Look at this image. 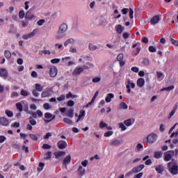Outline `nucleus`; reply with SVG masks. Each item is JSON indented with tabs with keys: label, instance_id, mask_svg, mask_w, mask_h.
<instances>
[{
	"label": "nucleus",
	"instance_id": "f257e3e1",
	"mask_svg": "<svg viewBox=\"0 0 178 178\" xmlns=\"http://www.w3.org/2000/svg\"><path fill=\"white\" fill-rule=\"evenodd\" d=\"M172 161L168 163L167 164V169L168 172L172 175L173 176H176L178 175V165L177 163L175 161V159H172Z\"/></svg>",
	"mask_w": 178,
	"mask_h": 178
},
{
	"label": "nucleus",
	"instance_id": "f03ea898",
	"mask_svg": "<svg viewBox=\"0 0 178 178\" xmlns=\"http://www.w3.org/2000/svg\"><path fill=\"white\" fill-rule=\"evenodd\" d=\"M90 69L88 65H82L81 67H76L72 72V76H80L84 70Z\"/></svg>",
	"mask_w": 178,
	"mask_h": 178
},
{
	"label": "nucleus",
	"instance_id": "7ed1b4c3",
	"mask_svg": "<svg viewBox=\"0 0 178 178\" xmlns=\"http://www.w3.org/2000/svg\"><path fill=\"white\" fill-rule=\"evenodd\" d=\"M158 140V136L156 134L152 133L147 136V138L144 140L146 144H154Z\"/></svg>",
	"mask_w": 178,
	"mask_h": 178
},
{
	"label": "nucleus",
	"instance_id": "20e7f679",
	"mask_svg": "<svg viewBox=\"0 0 178 178\" xmlns=\"http://www.w3.org/2000/svg\"><path fill=\"white\" fill-rule=\"evenodd\" d=\"M175 154V151L170 150L164 153V161L169 162L172 159V156Z\"/></svg>",
	"mask_w": 178,
	"mask_h": 178
},
{
	"label": "nucleus",
	"instance_id": "39448f33",
	"mask_svg": "<svg viewBox=\"0 0 178 178\" xmlns=\"http://www.w3.org/2000/svg\"><path fill=\"white\" fill-rule=\"evenodd\" d=\"M49 74L51 77H56L58 74V68L55 66H51L49 70Z\"/></svg>",
	"mask_w": 178,
	"mask_h": 178
},
{
	"label": "nucleus",
	"instance_id": "423d86ee",
	"mask_svg": "<svg viewBox=\"0 0 178 178\" xmlns=\"http://www.w3.org/2000/svg\"><path fill=\"white\" fill-rule=\"evenodd\" d=\"M37 31H38V29H34L31 33H30L28 35H24L22 36V38L24 40H29V38H33L35 34H37Z\"/></svg>",
	"mask_w": 178,
	"mask_h": 178
},
{
	"label": "nucleus",
	"instance_id": "0eeeda50",
	"mask_svg": "<svg viewBox=\"0 0 178 178\" xmlns=\"http://www.w3.org/2000/svg\"><path fill=\"white\" fill-rule=\"evenodd\" d=\"M57 146L59 149H65L67 147V143L64 140H60L58 142Z\"/></svg>",
	"mask_w": 178,
	"mask_h": 178
},
{
	"label": "nucleus",
	"instance_id": "6e6552de",
	"mask_svg": "<svg viewBox=\"0 0 178 178\" xmlns=\"http://www.w3.org/2000/svg\"><path fill=\"white\" fill-rule=\"evenodd\" d=\"M144 168H145V165H144V164H142L137 167H134L132 169L131 172L132 173H138L139 172H141L144 169Z\"/></svg>",
	"mask_w": 178,
	"mask_h": 178
},
{
	"label": "nucleus",
	"instance_id": "1a4fd4ad",
	"mask_svg": "<svg viewBox=\"0 0 178 178\" xmlns=\"http://www.w3.org/2000/svg\"><path fill=\"white\" fill-rule=\"evenodd\" d=\"M156 172L159 173V175H162L163 172L165 171V167L162 164H159L155 168Z\"/></svg>",
	"mask_w": 178,
	"mask_h": 178
},
{
	"label": "nucleus",
	"instance_id": "9d476101",
	"mask_svg": "<svg viewBox=\"0 0 178 178\" xmlns=\"http://www.w3.org/2000/svg\"><path fill=\"white\" fill-rule=\"evenodd\" d=\"M58 31L61 33H63L64 34H66V32L67 31V24H62L59 28Z\"/></svg>",
	"mask_w": 178,
	"mask_h": 178
},
{
	"label": "nucleus",
	"instance_id": "9b49d317",
	"mask_svg": "<svg viewBox=\"0 0 178 178\" xmlns=\"http://www.w3.org/2000/svg\"><path fill=\"white\" fill-rule=\"evenodd\" d=\"M8 76V70L5 68H0V77H3V79H6Z\"/></svg>",
	"mask_w": 178,
	"mask_h": 178
},
{
	"label": "nucleus",
	"instance_id": "f8f14e48",
	"mask_svg": "<svg viewBox=\"0 0 178 178\" xmlns=\"http://www.w3.org/2000/svg\"><path fill=\"white\" fill-rule=\"evenodd\" d=\"M66 34L63 33V32H60V31H57L56 33L55 38L56 40H62L64 37H65Z\"/></svg>",
	"mask_w": 178,
	"mask_h": 178
},
{
	"label": "nucleus",
	"instance_id": "ddd939ff",
	"mask_svg": "<svg viewBox=\"0 0 178 178\" xmlns=\"http://www.w3.org/2000/svg\"><path fill=\"white\" fill-rule=\"evenodd\" d=\"M159 20H160L159 15H155L151 19L150 23L151 24L154 26V24H158V23H159Z\"/></svg>",
	"mask_w": 178,
	"mask_h": 178
},
{
	"label": "nucleus",
	"instance_id": "4468645a",
	"mask_svg": "<svg viewBox=\"0 0 178 178\" xmlns=\"http://www.w3.org/2000/svg\"><path fill=\"white\" fill-rule=\"evenodd\" d=\"M88 49L90 51H92V52H94V51H98V49H99V47L95 45L92 43H89Z\"/></svg>",
	"mask_w": 178,
	"mask_h": 178
},
{
	"label": "nucleus",
	"instance_id": "2eb2a0df",
	"mask_svg": "<svg viewBox=\"0 0 178 178\" xmlns=\"http://www.w3.org/2000/svg\"><path fill=\"white\" fill-rule=\"evenodd\" d=\"M9 120L8 119L2 117L0 118V124L3 126H9Z\"/></svg>",
	"mask_w": 178,
	"mask_h": 178
},
{
	"label": "nucleus",
	"instance_id": "dca6fc26",
	"mask_svg": "<svg viewBox=\"0 0 178 178\" xmlns=\"http://www.w3.org/2000/svg\"><path fill=\"white\" fill-rule=\"evenodd\" d=\"M144 84H145V80L143 78H139L137 81V86L140 88L144 87Z\"/></svg>",
	"mask_w": 178,
	"mask_h": 178
},
{
	"label": "nucleus",
	"instance_id": "f3484780",
	"mask_svg": "<svg viewBox=\"0 0 178 178\" xmlns=\"http://www.w3.org/2000/svg\"><path fill=\"white\" fill-rule=\"evenodd\" d=\"M65 155H66L65 152H56L54 153V156L56 158V159H59V158H60V156H65Z\"/></svg>",
	"mask_w": 178,
	"mask_h": 178
},
{
	"label": "nucleus",
	"instance_id": "a211bd4d",
	"mask_svg": "<svg viewBox=\"0 0 178 178\" xmlns=\"http://www.w3.org/2000/svg\"><path fill=\"white\" fill-rule=\"evenodd\" d=\"M71 161H72V156H70V154H69L68 156L65 157L63 160V165H69Z\"/></svg>",
	"mask_w": 178,
	"mask_h": 178
},
{
	"label": "nucleus",
	"instance_id": "6ab92c4d",
	"mask_svg": "<svg viewBox=\"0 0 178 178\" xmlns=\"http://www.w3.org/2000/svg\"><path fill=\"white\" fill-rule=\"evenodd\" d=\"M133 123H134V119H128L124 121V124H125V126H127V127L131 126Z\"/></svg>",
	"mask_w": 178,
	"mask_h": 178
},
{
	"label": "nucleus",
	"instance_id": "aec40b11",
	"mask_svg": "<svg viewBox=\"0 0 178 178\" xmlns=\"http://www.w3.org/2000/svg\"><path fill=\"white\" fill-rule=\"evenodd\" d=\"M79 176H84L86 175V169H83V166L80 165L77 170Z\"/></svg>",
	"mask_w": 178,
	"mask_h": 178
},
{
	"label": "nucleus",
	"instance_id": "412c9836",
	"mask_svg": "<svg viewBox=\"0 0 178 178\" xmlns=\"http://www.w3.org/2000/svg\"><path fill=\"white\" fill-rule=\"evenodd\" d=\"M120 144H122V141L119 140H114L111 142L110 145L112 147H118V145H120Z\"/></svg>",
	"mask_w": 178,
	"mask_h": 178
},
{
	"label": "nucleus",
	"instance_id": "4be33fe9",
	"mask_svg": "<svg viewBox=\"0 0 178 178\" xmlns=\"http://www.w3.org/2000/svg\"><path fill=\"white\" fill-rule=\"evenodd\" d=\"M163 155V152L159 151V152H154V158L156 159H161L162 158V156Z\"/></svg>",
	"mask_w": 178,
	"mask_h": 178
},
{
	"label": "nucleus",
	"instance_id": "5701e85b",
	"mask_svg": "<svg viewBox=\"0 0 178 178\" xmlns=\"http://www.w3.org/2000/svg\"><path fill=\"white\" fill-rule=\"evenodd\" d=\"M115 95L113 93H108L106 97V102H111L112 101V98H114Z\"/></svg>",
	"mask_w": 178,
	"mask_h": 178
},
{
	"label": "nucleus",
	"instance_id": "b1692460",
	"mask_svg": "<svg viewBox=\"0 0 178 178\" xmlns=\"http://www.w3.org/2000/svg\"><path fill=\"white\" fill-rule=\"evenodd\" d=\"M86 116V111H81L79 113V115L78 116V119L76 120V123H79L80 120H81V118H84Z\"/></svg>",
	"mask_w": 178,
	"mask_h": 178
},
{
	"label": "nucleus",
	"instance_id": "393cba45",
	"mask_svg": "<svg viewBox=\"0 0 178 178\" xmlns=\"http://www.w3.org/2000/svg\"><path fill=\"white\" fill-rule=\"evenodd\" d=\"M66 116H67V118H72L73 116H74V111L73 109L69 110V111L66 113Z\"/></svg>",
	"mask_w": 178,
	"mask_h": 178
},
{
	"label": "nucleus",
	"instance_id": "a878e982",
	"mask_svg": "<svg viewBox=\"0 0 178 178\" xmlns=\"http://www.w3.org/2000/svg\"><path fill=\"white\" fill-rule=\"evenodd\" d=\"M128 108H129V106H127V104L124 102H122L120 104V109L126 110V109H128Z\"/></svg>",
	"mask_w": 178,
	"mask_h": 178
},
{
	"label": "nucleus",
	"instance_id": "bb28decb",
	"mask_svg": "<svg viewBox=\"0 0 178 178\" xmlns=\"http://www.w3.org/2000/svg\"><path fill=\"white\" fill-rule=\"evenodd\" d=\"M74 39L73 38H70L67 39L65 42H64V46L67 47L68 44H74Z\"/></svg>",
	"mask_w": 178,
	"mask_h": 178
},
{
	"label": "nucleus",
	"instance_id": "cd10ccee",
	"mask_svg": "<svg viewBox=\"0 0 178 178\" xmlns=\"http://www.w3.org/2000/svg\"><path fill=\"white\" fill-rule=\"evenodd\" d=\"M26 19H28V20H31V19H34V15H33L32 13H31L30 11H28L26 13Z\"/></svg>",
	"mask_w": 178,
	"mask_h": 178
},
{
	"label": "nucleus",
	"instance_id": "c85d7f7f",
	"mask_svg": "<svg viewBox=\"0 0 178 178\" xmlns=\"http://www.w3.org/2000/svg\"><path fill=\"white\" fill-rule=\"evenodd\" d=\"M35 90H36V91H38L39 92H41V91L44 90V87L42 86L40 83H36Z\"/></svg>",
	"mask_w": 178,
	"mask_h": 178
},
{
	"label": "nucleus",
	"instance_id": "c756f323",
	"mask_svg": "<svg viewBox=\"0 0 178 178\" xmlns=\"http://www.w3.org/2000/svg\"><path fill=\"white\" fill-rule=\"evenodd\" d=\"M49 95H51V93L48 90L43 91L41 94L42 98H47V97H49Z\"/></svg>",
	"mask_w": 178,
	"mask_h": 178
},
{
	"label": "nucleus",
	"instance_id": "7c9ffc66",
	"mask_svg": "<svg viewBox=\"0 0 178 178\" xmlns=\"http://www.w3.org/2000/svg\"><path fill=\"white\" fill-rule=\"evenodd\" d=\"M4 56L6 59H10V58H12V53L8 50H6L4 52Z\"/></svg>",
	"mask_w": 178,
	"mask_h": 178
},
{
	"label": "nucleus",
	"instance_id": "2f4dec72",
	"mask_svg": "<svg viewBox=\"0 0 178 178\" xmlns=\"http://www.w3.org/2000/svg\"><path fill=\"white\" fill-rule=\"evenodd\" d=\"M29 123H30V124H31V126H35V124H37V121H35V120H34V118H33V117H29Z\"/></svg>",
	"mask_w": 178,
	"mask_h": 178
},
{
	"label": "nucleus",
	"instance_id": "473e14b6",
	"mask_svg": "<svg viewBox=\"0 0 178 178\" xmlns=\"http://www.w3.org/2000/svg\"><path fill=\"white\" fill-rule=\"evenodd\" d=\"M51 156H52V152H47L44 154V159H46V160L51 159Z\"/></svg>",
	"mask_w": 178,
	"mask_h": 178
},
{
	"label": "nucleus",
	"instance_id": "72a5a7b5",
	"mask_svg": "<svg viewBox=\"0 0 178 178\" xmlns=\"http://www.w3.org/2000/svg\"><path fill=\"white\" fill-rule=\"evenodd\" d=\"M29 137H30V138H31V140H33V141H38V136H37V135H35V134H29Z\"/></svg>",
	"mask_w": 178,
	"mask_h": 178
},
{
	"label": "nucleus",
	"instance_id": "f704fd0d",
	"mask_svg": "<svg viewBox=\"0 0 178 178\" xmlns=\"http://www.w3.org/2000/svg\"><path fill=\"white\" fill-rule=\"evenodd\" d=\"M52 118H54V115L50 113H44V118L47 119V120H51L52 119Z\"/></svg>",
	"mask_w": 178,
	"mask_h": 178
},
{
	"label": "nucleus",
	"instance_id": "c9c22d12",
	"mask_svg": "<svg viewBox=\"0 0 178 178\" xmlns=\"http://www.w3.org/2000/svg\"><path fill=\"white\" fill-rule=\"evenodd\" d=\"M16 108L17 110H19V112L23 111V105L21 104L20 102L16 104Z\"/></svg>",
	"mask_w": 178,
	"mask_h": 178
},
{
	"label": "nucleus",
	"instance_id": "e433bc0d",
	"mask_svg": "<svg viewBox=\"0 0 178 178\" xmlns=\"http://www.w3.org/2000/svg\"><path fill=\"white\" fill-rule=\"evenodd\" d=\"M116 31L118 34H122V33H123V28L122 27V25H118Z\"/></svg>",
	"mask_w": 178,
	"mask_h": 178
},
{
	"label": "nucleus",
	"instance_id": "4c0bfd02",
	"mask_svg": "<svg viewBox=\"0 0 178 178\" xmlns=\"http://www.w3.org/2000/svg\"><path fill=\"white\" fill-rule=\"evenodd\" d=\"M175 86H170L169 87L161 89V91H172V90H173Z\"/></svg>",
	"mask_w": 178,
	"mask_h": 178
},
{
	"label": "nucleus",
	"instance_id": "58836bf2",
	"mask_svg": "<svg viewBox=\"0 0 178 178\" xmlns=\"http://www.w3.org/2000/svg\"><path fill=\"white\" fill-rule=\"evenodd\" d=\"M6 115L8 118H13V112H12L11 111H9V110H6Z\"/></svg>",
	"mask_w": 178,
	"mask_h": 178
},
{
	"label": "nucleus",
	"instance_id": "ea45409f",
	"mask_svg": "<svg viewBox=\"0 0 178 178\" xmlns=\"http://www.w3.org/2000/svg\"><path fill=\"white\" fill-rule=\"evenodd\" d=\"M156 76L158 79H160L161 80H163V73L157 71Z\"/></svg>",
	"mask_w": 178,
	"mask_h": 178
},
{
	"label": "nucleus",
	"instance_id": "a19ab883",
	"mask_svg": "<svg viewBox=\"0 0 178 178\" xmlns=\"http://www.w3.org/2000/svg\"><path fill=\"white\" fill-rule=\"evenodd\" d=\"M63 122L67 124H73V121L69 118H64Z\"/></svg>",
	"mask_w": 178,
	"mask_h": 178
},
{
	"label": "nucleus",
	"instance_id": "79ce46f5",
	"mask_svg": "<svg viewBox=\"0 0 178 178\" xmlns=\"http://www.w3.org/2000/svg\"><path fill=\"white\" fill-rule=\"evenodd\" d=\"M129 16L130 19H134V10H133L131 8H129Z\"/></svg>",
	"mask_w": 178,
	"mask_h": 178
},
{
	"label": "nucleus",
	"instance_id": "37998d69",
	"mask_svg": "<svg viewBox=\"0 0 178 178\" xmlns=\"http://www.w3.org/2000/svg\"><path fill=\"white\" fill-rule=\"evenodd\" d=\"M119 127L120 129H121V130L122 131H124V130H126L127 129V127H126V126L124 125V124H123L122 122H120L119 124Z\"/></svg>",
	"mask_w": 178,
	"mask_h": 178
},
{
	"label": "nucleus",
	"instance_id": "c03bdc74",
	"mask_svg": "<svg viewBox=\"0 0 178 178\" xmlns=\"http://www.w3.org/2000/svg\"><path fill=\"white\" fill-rule=\"evenodd\" d=\"M44 166H45V164L44 163H40L39 168H38V171L41 172L42 169H44Z\"/></svg>",
	"mask_w": 178,
	"mask_h": 178
},
{
	"label": "nucleus",
	"instance_id": "a18cd8bd",
	"mask_svg": "<svg viewBox=\"0 0 178 178\" xmlns=\"http://www.w3.org/2000/svg\"><path fill=\"white\" fill-rule=\"evenodd\" d=\"M76 97H77V96L76 95H73L72 94V92H69V93L66 95V98L67 99H69V98H76Z\"/></svg>",
	"mask_w": 178,
	"mask_h": 178
},
{
	"label": "nucleus",
	"instance_id": "49530a36",
	"mask_svg": "<svg viewBox=\"0 0 178 178\" xmlns=\"http://www.w3.org/2000/svg\"><path fill=\"white\" fill-rule=\"evenodd\" d=\"M25 15H26V13H24V10L19 11V19H24Z\"/></svg>",
	"mask_w": 178,
	"mask_h": 178
},
{
	"label": "nucleus",
	"instance_id": "de8ad7c7",
	"mask_svg": "<svg viewBox=\"0 0 178 178\" xmlns=\"http://www.w3.org/2000/svg\"><path fill=\"white\" fill-rule=\"evenodd\" d=\"M32 94L33 97H35L36 98H38V97H40V93H38V90L35 89L32 91Z\"/></svg>",
	"mask_w": 178,
	"mask_h": 178
},
{
	"label": "nucleus",
	"instance_id": "09e8293b",
	"mask_svg": "<svg viewBox=\"0 0 178 178\" xmlns=\"http://www.w3.org/2000/svg\"><path fill=\"white\" fill-rule=\"evenodd\" d=\"M42 148H43V149H51V148H52V146L48 144H44Z\"/></svg>",
	"mask_w": 178,
	"mask_h": 178
},
{
	"label": "nucleus",
	"instance_id": "8fccbe9b",
	"mask_svg": "<svg viewBox=\"0 0 178 178\" xmlns=\"http://www.w3.org/2000/svg\"><path fill=\"white\" fill-rule=\"evenodd\" d=\"M176 113V108L172 109V111L170 112V113L168 115V119H172V116Z\"/></svg>",
	"mask_w": 178,
	"mask_h": 178
},
{
	"label": "nucleus",
	"instance_id": "3c124183",
	"mask_svg": "<svg viewBox=\"0 0 178 178\" xmlns=\"http://www.w3.org/2000/svg\"><path fill=\"white\" fill-rule=\"evenodd\" d=\"M123 58H124L123 54H120L117 56V60H118V62H120L123 60Z\"/></svg>",
	"mask_w": 178,
	"mask_h": 178
},
{
	"label": "nucleus",
	"instance_id": "603ef678",
	"mask_svg": "<svg viewBox=\"0 0 178 178\" xmlns=\"http://www.w3.org/2000/svg\"><path fill=\"white\" fill-rule=\"evenodd\" d=\"M112 134H113V131H108L107 132H106L104 134V137H111V136H112Z\"/></svg>",
	"mask_w": 178,
	"mask_h": 178
},
{
	"label": "nucleus",
	"instance_id": "864d4df0",
	"mask_svg": "<svg viewBox=\"0 0 178 178\" xmlns=\"http://www.w3.org/2000/svg\"><path fill=\"white\" fill-rule=\"evenodd\" d=\"M101 20L102 22H100V24H102V26H106L108 24V22L106 21V19L101 18Z\"/></svg>",
	"mask_w": 178,
	"mask_h": 178
},
{
	"label": "nucleus",
	"instance_id": "5fc2aeb1",
	"mask_svg": "<svg viewBox=\"0 0 178 178\" xmlns=\"http://www.w3.org/2000/svg\"><path fill=\"white\" fill-rule=\"evenodd\" d=\"M92 83H99L101 81V77H95L92 80Z\"/></svg>",
	"mask_w": 178,
	"mask_h": 178
},
{
	"label": "nucleus",
	"instance_id": "6e6d98bb",
	"mask_svg": "<svg viewBox=\"0 0 178 178\" xmlns=\"http://www.w3.org/2000/svg\"><path fill=\"white\" fill-rule=\"evenodd\" d=\"M43 107H44V108L46 111H48V110L51 109V106L49 105V103H45V104L43 105Z\"/></svg>",
	"mask_w": 178,
	"mask_h": 178
},
{
	"label": "nucleus",
	"instance_id": "4d7b16f0",
	"mask_svg": "<svg viewBox=\"0 0 178 178\" xmlns=\"http://www.w3.org/2000/svg\"><path fill=\"white\" fill-rule=\"evenodd\" d=\"M143 63L145 66H148L149 65V60H148V58H144Z\"/></svg>",
	"mask_w": 178,
	"mask_h": 178
},
{
	"label": "nucleus",
	"instance_id": "13d9d810",
	"mask_svg": "<svg viewBox=\"0 0 178 178\" xmlns=\"http://www.w3.org/2000/svg\"><path fill=\"white\" fill-rule=\"evenodd\" d=\"M99 128L100 129H104V127H106L107 126H108V124H106V123H105V122H101L100 123H99Z\"/></svg>",
	"mask_w": 178,
	"mask_h": 178
},
{
	"label": "nucleus",
	"instance_id": "bf43d9fd",
	"mask_svg": "<svg viewBox=\"0 0 178 178\" xmlns=\"http://www.w3.org/2000/svg\"><path fill=\"white\" fill-rule=\"evenodd\" d=\"M21 95H22L23 97H28L29 92H27L24 90H21Z\"/></svg>",
	"mask_w": 178,
	"mask_h": 178
},
{
	"label": "nucleus",
	"instance_id": "052dcab7",
	"mask_svg": "<svg viewBox=\"0 0 178 178\" xmlns=\"http://www.w3.org/2000/svg\"><path fill=\"white\" fill-rule=\"evenodd\" d=\"M59 62H60V59H59V58H54V59L51 60V63L53 64L59 63Z\"/></svg>",
	"mask_w": 178,
	"mask_h": 178
},
{
	"label": "nucleus",
	"instance_id": "680f3d73",
	"mask_svg": "<svg viewBox=\"0 0 178 178\" xmlns=\"http://www.w3.org/2000/svg\"><path fill=\"white\" fill-rule=\"evenodd\" d=\"M149 52H156V48L154 47V46L149 47Z\"/></svg>",
	"mask_w": 178,
	"mask_h": 178
},
{
	"label": "nucleus",
	"instance_id": "e2e57ef3",
	"mask_svg": "<svg viewBox=\"0 0 178 178\" xmlns=\"http://www.w3.org/2000/svg\"><path fill=\"white\" fill-rule=\"evenodd\" d=\"M44 23H45V19H40L39 21H38L37 24L38 26H42Z\"/></svg>",
	"mask_w": 178,
	"mask_h": 178
},
{
	"label": "nucleus",
	"instance_id": "0e129e2a",
	"mask_svg": "<svg viewBox=\"0 0 178 178\" xmlns=\"http://www.w3.org/2000/svg\"><path fill=\"white\" fill-rule=\"evenodd\" d=\"M171 42L173 44V45H176V47H178V40H176L173 38H171Z\"/></svg>",
	"mask_w": 178,
	"mask_h": 178
},
{
	"label": "nucleus",
	"instance_id": "69168bd1",
	"mask_svg": "<svg viewBox=\"0 0 178 178\" xmlns=\"http://www.w3.org/2000/svg\"><path fill=\"white\" fill-rule=\"evenodd\" d=\"M178 136V129H177V131L175 132H173L171 136H170V138H173V137H177Z\"/></svg>",
	"mask_w": 178,
	"mask_h": 178
},
{
	"label": "nucleus",
	"instance_id": "338daca9",
	"mask_svg": "<svg viewBox=\"0 0 178 178\" xmlns=\"http://www.w3.org/2000/svg\"><path fill=\"white\" fill-rule=\"evenodd\" d=\"M65 95H60L59 97L57 98V100L60 102V101H65Z\"/></svg>",
	"mask_w": 178,
	"mask_h": 178
},
{
	"label": "nucleus",
	"instance_id": "774afa93",
	"mask_svg": "<svg viewBox=\"0 0 178 178\" xmlns=\"http://www.w3.org/2000/svg\"><path fill=\"white\" fill-rule=\"evenodd\" d=\"M67 105L68 106H74V102L73 100H69Z\"/></svg>",
	"mask_w": 178,
	"mask_h": 178
}]
</instances>
